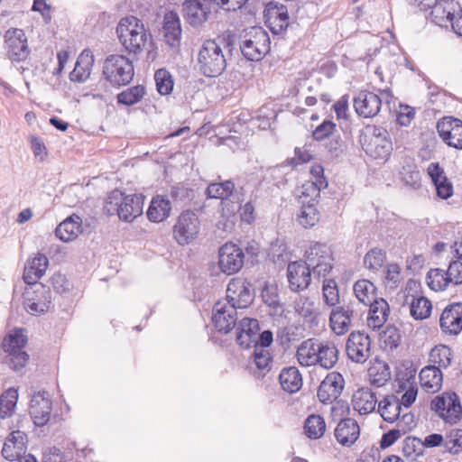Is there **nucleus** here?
Here are the masks:
<instances>
[{
  "instance_id": "f257e3e1",
  "label": "nucleus",
  "mask_w": 462,
  "mask_h": 462,
  "mask_svg": "<svg viewBox=\"0 0 462 462\" xmlns=\"http://www.w3.org/2000/svg\"><path fill=\"white\" fill-rule=\"evenodd\" d=\"M143 199L141 194L125 195L115 189L105 201L104 212L108 216L117 215L120 220L131 223L143 214Z\"/></svg>"
},
{
  "instance_id": "f03ea898",
  "label": "nucleus",
  "mask_w": 462,
  "mask_h": 462,
  "mask_svg": "<svg viewBox=\"0 0 462 462\" xmlns=\"http://www.w3.org/2000/svg\"><path fill=\"white\" fill-rule=\"evenodd\" d=\"M225 41L207 40L200 46L197 57L198 68L208 78L220 76L226 68L223 45Z\"/></svg>"
},
{
  "instance_id": "7ed1b4c3",
  "label": "nucleus",
  "mask_w": 462,
  "mask_h": 462,
  "mask_svg": "<svg viewBox=\"0 0 462 462\" xmlns=\"http://www.w3.org/2000/svg\"><path fill=\"white\" fill-rule=\"evenodd\" d=\"M116 33L125 51L134 54L142 52L148 40H152L143 22L134 16L122 18L116 27Z\"/></svg>"
},
{
  "instance_id": "20e7f679",
  "label": "nucleus",
  "mask_w": 462,
  "mask_h": 462,
  "mask_svg": "<svg viewBox=\"0 0 462 462\" xmlns=\"http://www.w3.org/2000/svg\"><path fill=\"white\" fill-rule=\"evenodd\" d=\"M270 44L268 32L258 26L245 30L239 41L243 56L251 61L261 60L269 52Z\"/></svg>"
},
{
  "instance_id": "39448f33",
  "label": "nucleus",
  "mask_w": 462,
  "mask_h": 462,
  "mask_svg": "<svg viewBox=\"0 0 462 462\" xmlns=\"http://www.w3.org/2000/svg\"><path fill=\"white\" fill-rule=\"evenodd\" d=\"M134 75L133 62L125 56L111 54L107 56L103 65V76L114 87L129 84Z\"/></svg>"
},
{
  "instance_id": "423d86ee",
  "label": "nucleus",
  "mask_w": 462,
  "mask_h": 462,
  "mask_svg": "<svg viewBox=\"0 0 462 462\" xmlns=\"http://www.w3.org/2000/svg\"><path fill=\"white\" fill-rule=\"evenodd\" d=\"M361 142L365 152L374 159H387L393 150L387 130L380 126H365Z\"/></svg>"
},
{
  "instance_id": "0eeeda50",
  "label": "nucleus",
  "mask_w": 462,
  "mask_h": 462,
  "mask_svg": "<svg viewBox=\"0 0 462 462\" xmlns=\"http://www.w3.org/2000/svg\"><path fill=\"white\" fill-rule=\"evenodd\" d=\"M363 310L359 303L350 301L332 309L329 315V325L334 333L338 336L346 334L355 322L360 320Z\"/></svg>"
},
{
  "instance_id": "6e6552de",
  "label": "nucleus",
  "mask_w": 462,
  "mask_h": 462,
  "mask_svg": "<svg viewBox=\"0 0 462 462\" xmlns=\"http://www.w3.org/2000/svg\"><path fill=\"white\" fill-rule=\"evenodd\" d=\"M305 262L315 276L325 277L333 268V253L326 243L315 242L305 251Z\"/></svg>"
},
{
  "instance_id": "1a4fd4ad",
  "label": "nucleus",
  "mask_w": 462,
  "mask_h": 462,
  "mask_svg": "<svg viewBox=\"0 0 462 462\" xmlns=\"http://www.w3.org/2000/svg\"><path fill=\"white\" fill-rule=\"evenodd\" d=\"M430 407L445 422L455 424L461 419L462 406L454 392H446L436 396L431 401Z\"/></svg>"
},
{
  "instance_id": "9d476101",
  "label": "nucleus",
  "mask_w": 462,
  "mask_h": 462,
  "mask_svg": "<svg viewBox=\"0 0 462 462\" xmlns=\"http://www.w3.org/2000/svg\"><path fill=\"white\" fill-rule=\"evenodd\" d=\"M24 292V307L32 315H40L48 311L51 305V292L42 283L29 284Z\"/></svg>"
},
{
  "instance_id": "9b49d317",
  "label": "nucleus",
  "mask_w": 462,
  "mask_h": 462,
  "mask_svg": "<svg viewBox=\"0 0 462 462\" xmlns=\"http://www.w3.org/2000/svg\"><path fill=\"white\" fill-rule=\"evenodd\" d=\"M199 229L200 221L197 214L186 210L179 216L173 226V237L179 245H188L197 237Z\"/></svg>"
},
{
  "instance_id": "f8f14e48",
  "label": "nucleus",
  "mask_w": 462,
  "mask_h": 462,
  "mask_svg": "<svg viewBox=\"0 0 462 462\" xmlns=\"http://www.w3.org/2000/svg\"><path fill=\"white\" fill-rule=\"evenodd\" d=\"M5 50L7 58L12 62L25 60L30 55L31 50L28 46L27 37L22 29L12 28L5 33Z\"/></svg>"
},
{
  "instance_id": "ddd939ff",
  "label": "nucleus",
  "mask_w": 462,
  "mask_h": 462,
  "mask_svg": "<svg viewBox=\"0 0 462 462\" xmlns=\"http://www.w3.org/2000/svg\"><path fill=\"white\" fill-rule=\"evenodd\" d=\"M244 260V252L236 244L226 243L219 248L218 266L227 275L236 273L243 267Z\"/></svg>"
},
{
  "instance_id": "4468645a",
  "label": "nucleus",
  "mask_w": 462,
  "mask_h": 462,
  "mask_svg": "<svg viewBox=\"0 0 462 462\" xmlns=\"http://www.w3.org/2000/svg\"><path fill=\"white\" fill-rule=\"evenodd\" d=\"M346 352L352 362L364 364L371 355L369 336L360 331L350 333L346 344Z\"/></svg>"
},
{
  "instance_id": "2eb2a0df",
  "label": "nucleus",
  "mask_w": 462,
  "mask_h": 462,
  "mask_svg": "<svg viewBox=\"0 0 462 462\" xmlns=\"http://www.w3.org/2000/svg\"><path fill=\"white\" fill-rule=\"evenodd\" d=\"M250 286L244 279H232L227 284L226 296L223 300L234 305L236 310L247 308L253 301Z\"/></svg>"
},
{
  "instance_id": "dca6fc26",
  "label": "nucleus",
  "mask_w": 462,
  "mask_h": 462,
  "mask_svg": "<svg viewBox=\"0 0 462 462\" xmlns=\"http://www.w3.org/2000/svg\"><path fill=\"white\" fill-rule=\"evenodd\" d=\"M311 268L302 260L291 262L287 266V279L291 291L306 290L311 282Z\"/></svg>"
},
{
  "instance_id": "f3484780",
  "label": "nucleus",
  "mask_w": 462,
  "mask_h": 462,
  "mask_svg": "<svg viewBox=\"0 0 462 462\" xmlns=\"http://www.w3.org/2000/svg\"><path fill=\"white\" fill-rule=\"evenodd\" d=\"M437 130L446 144L462 150V121L460 119L445 116L437 123Z\"/></svg>"
},
{
  "instance_id": "a211bd4d",
  "label": "nucleus",
  "mask_w": 462,
  "mask_h": 462,
  "mask_svg": "<svg viewBox=\"0 0 462 462\" xmlns=\"http://www.w3.org/2000/svg\"><path fill=\"white\" fill-rule=\"evenodd\" d=\"M344 386L345 380L342 374L331 372L320 383L317 393L318 398L324 404L332 403L339 398Z\"/></svg>"
},
{
  "instance_id": "6ab92c4d",
  "label": "nucleus",
  "mask_w": 462,
  "mask_h": 462,
  "mask_svg": "<svg viewBox=\"0 0 462 462\" xmlns=\"http://www.w3.org/2000/svg\"><path fill=\"white\" fill-rule=\"evenodd\" d=\"M51 410V401L47 392L40 391L32 395L29 413L36 426L42 427L49 422Z\"/></svg>"
},
{
  "instance_id": "aec40b11",
  "label": "nucleus",
  "mask_w": 462,
  "mask_h": 462,
  "mask_svg": "<svg viewBox=\"0 0 462 462\" xmlns=\"http://www.w3.org/2000/svg\"><path fill=\"white\" fill-rule=\"evenodd\" d=\"M353 103L356 113L364 118L375 116L382 107L380 97L368 90L359 91L354 97Z\"/></svg>"
},
{
  "instance_id": "412c9836",
  "label": "nucleus",
  "mask_w": 462,
  "mask_h": 462,
  "mask_svg": "<svg viewBox=\"0 0 462 462\" xmlns=\"http://www.w3.org/2000/svg\"><path fill=\"white\" fill-rule=\"evenodd\" d=\"M236 315L234 305L221 300L214 305L212 321L218 331L227 333L235 327Z\"/></svg>"
},
{
  "instance_id": "4be33fe9",
  "label": "nucleus",
  "mask_w": 462,
  "mask_h": 462,
  "mask_svg": "<svg viewBox=\"0 0 462 462\" xmlns=\"http://www.w3.org/2000/svg\"><path fill=\"white\" fill-rule=\"evenodd\" d=\"M210 7V0H184V18L191 26L199 27L208 20Z\"/></svg>"
},
{
  "instance_id": "5701e85b",
  "label": "nucleus",
  "mask_w": 462,
  "mask_h": 462,
  "mask_svg": "<svg viewBox=\"0 0 462 462\" xmlns=\"http://www.w3.org/2000/svg\"><path fill=\"white\" fill-rule=\"evenodd\" d=\"M439 325L443 332L457 335L462 330V303L447 306L441 313Z\"/></svg>"
},
{
  "instance_id": "b1692460",
  "label": "nucleus",
  "mask_w": 462,
  "mask_h": 462,
  "mask_svg": "<svg viewBox=\"0 0 462 462\" xmlns=\"http://www.w3.org/2000/svg\"><path fill=\"white\" fill-rule=\"evenodd\" d=\"M259 329L257 319L250 318L241 319L236 328V343L245 349L257 346Z\"/></svg>"
},
{
  "instance_id": "393cba45",
  "label": "nucleus",
  "mask_w": 462,
  "mask_h": 462,
  "mask_svg": "<svg viewBox=\"0 0 462 462\" xmlns=\"http://www.w3.org/2000/svg\"><path fill=\"white\" fill-rule=\"evenodd\" d=\"M416 426L414 415L411 412H405L396 422L395 428L383 433L380 441L382 448L392 446L402 436L410 432Z\"/></svg>"
},
{
  "instance_id": "a878e982",
  "label": "nucleus",
  "mask_w": 462,
  "mask_h": 462,
  "mask_svg": "<svg viewBox=\"0 0 462 462\" xmlns=\"http://www.w3.org/2000/svg\"><path fill=\"white\" fill-rule=\"evenodd\" d=\"M334 435L337 441L345 447L352 446L360 436V427L356 420L342 419L337 425Z\"/></svg>"
},
{
  "instance_id": "bb28decb",
  "label": "nucleus",
  "mask_w": 462,
  "mask_h": 462,
  "mask_svg": "<svg viewBox=\"0 0 462 462\" xmlns=\"http://www.w3.org/2000/svg\"><path fill=\"white\" fill-rule=\"evenodd\" d=\"M458 4L454 0H437L434 5L430 6V19L432 23L441 27H448L451 23L454 14L457 12Z\"/></svg>"
},
{
  "instance_id": "cd10ccee",
  "label": "nucleus",
  "mask_w": 462,
  "mask_h": 462,
  "mask_svg": "<svg viewBox=\"0 0 462 462\" xmlns=\"http://www.w3.org/2000/svg\"><path fill=\"white\" fill-rule=\"evenodd\" d=\"M266 23L274 34L282 32L289 25L288 9L283 5H270L267 7Z\"/></svg>"
},
{
  "instance_id": "c85d7f7f",
  "label": "nucleus",
  "mask_w": 462,
  "mask_h": 462,
  "mask_svg": "<svg viewBox=\"0 0 462 462\" xmlns=\"http://www.w3.org/2000/svg\"><path fill=\"white\" fill-rule=\"evenodd\" d=\"M162 32L168 45L172 48L180 45L182 31L180 20L177 13L170 11L164 14Z\"/></svg>"
},
{
  "instance_id": "c756f323",
  "label": "nucleus",
  "mask_w": 462,
  "mask_h": 462,
  "mask_svg": "<svg viewBox=\"0 0 462 462\" xmlns=\"http://www.w3.org/2000/svg\"><path fill=\"white\" fill-rule=\"evenodd\" d=\"M49 265V260L45 254L38 253L33 258L29 259L23 271V281L27 284H37L38 281L45 273Z\"/></svg>"
},
{
  "instance_id": "7c9ffc66",
  "label": "nucleus",
  "mask_w": 462,
  "mask_h": 462,
  "mask_svg": "<svg viewBox=\"0 0 462 462\" xmlns=\"http://www.w3.org/2000/svg\"><path fill=\"white\" fill-rule=\"evenodd\" d=\"M399 179L406 186L412 189H418L420 186V172L415 160L411 157H403L399 170Z\"/></svg>"
},
{
  "instance_id": "2f4dec72",
  "label": "nucleus",
  "mask_w": 462,
  "mask_h": 462,
  "mask_svg": "<svg viewBox=\"0 0 462 462\" xmlns=\"http://www.w3.org/2000/svg\"><path fill=\"white\" fill-rule=\"evenodd\" d=\"M428 173L431 178L437 195L441 199H448L453 195V185L444 175L443 170L438 163H430Z\"/></svg>"
},
{
  "instance_id": "473e14b6",
  "label": "nucleus",
  "mask_w": 462,
  "mask_h": 462,
  "mask_svg": "<svg viewBox=\"0 0 462 462\" xmlns=\"http://www.w3.org/2000/svg\"><path fill=\"white\" fill-rule=\"evenodd\" d=\"M369 316L367 318V325L374 330L381 328L387 320L390 313L389 304L383 298H377L368 304Z\"/></svg>"
},
{
  "instance_id": "72a5a7b5",
  "label": "nucleus",
  "mask_w": 462,
  "mask_h": 462,
  "mask_svg": "<svg viewBox=\"0 0 462 462\" xmlns=\"http://www.w3.org/2000/svg\"><path fill=\"white\" fill-rule=\"evenodd\" d=\"M420 383L422 389L430 393L439 392L443 383V374L440 368L427 365L420 372Z\"/></svg>"
},
{
  "instance_id": "f704fd0d",
  "label": "nucleus",
  "mask_w": 462,
  "mask_h": 462,
  "mask_svg": "<svg viewBox=\"0 0 462 462\" xmlns=\"http://www.w3.org/2000/svg\"><path fill=\"white\" fill-rule=\"evenodd\" d=\"M94 64V55L88 49L84 50L78 57L69 79L74 82H85L90 76Z\"/></svg>"
},
{
  "instance_id": "c9c22d12",
  "label": "nucleus",
  "mask_w": 462,
  "mask_h": 462,
  "mask_svg": "<svg viewBox=\"0 0 462 462\" xmlns=\"http://www.w3.org/2000/svg\"><path fill=\"white\" fill-rule=\"evenodd\" d=\"M377 399L368 388L358 389L353 395V409L361 415H366L375 410Z\"/></svg>"
},
{
  "instance_id": "e433bc0d",
  "label": "nucleus",
  "mask_w": 462,
  "mask_h": 462,
  "mask_svg": "<svg viewBox=\"0 0 462 462\" xmlns=\"http://www.w3.org/2000/svg\"><path fill=\"white\" fill-rule=\"evenodd\" d=\"M81 231V218L74 214L56 227L55 235L63 242H70L75 240Z\"/></svg>"
},
{
  "instance_id": "4c0bfd02",
  "label": "nucleus",
  "mask_w": 462,
  "mask_h": 462,
  "mask_svg": "<svg viewBox=\"0 0 462 462\" xmlns=\"http://www.w3.org/2000/svg\"><path fill=\"white\" fill-rule=\"evenodd\" d=\"M378 412L384 421L397 422L402 417L400 399L394 394L386 395L378 402Z\"/></svg>"
},
{
  "instance_id": "58836bf2",
  "label": "nucleus",
  "mask_w": 462,
  "mask_h": 462,
  "mask_svg": "<svg viewBox=\"0 0 462 462\" xmlns=\"http://www.w3.org/2000/svg\"><path fill=\"white\" fill-rule=\"evenodd\" d=\"M317 351V358H319L317 365L324 369L334 367L338 360V350L334 343L318 341Z\"/></svg>"
},
{
  "instance_id": "ea45409f",
  "label": "nucleus",
  "mask_w": 462,
  "mask_h": 462,
  "mask_svg": "<svg viewBox=\"0 0 462 462\" xmlns=\"http://www.w3.org/2000/svg\"><path fill=\"white\" fill-rule=\"evenodd\" d=\"M318 341L315 338H309L304 340L299 346L296 352L298 362L302 366L317 365L319 358H317V346Z\"/></svg>"
},
{
  "instance_id": "a19ab883",
  "label": "nucleus",
  "mask_w": 462,
  "mask_h": 462,
  "mask_svg": "<svg viewBox=\"0 0 462 462\" xmlns=\"http://www.w3.org/2000/svg\"><path fill=\"white\" fill-rule=\"evenodd\" d=\"M282 388L290 393H297L302 386V376L295 366L284 367L279 375Z\"/></svg>"
},
{
  "instance_id": "79ce46f5",
  "label": "nucleus",
  "mask_w": 462,
  "mask_h": 462,
  "mask_svg": "<svg viewBox=\"0 0 462 462\" xmlns=\"http://www.w3.org/2000/svg\"><path fill=\"white\" fill-rule=\"evenodd\" d=\"M171 209L170 200L158 195L151 201L147 210V217L152 222L159 223L170 216Z\"/></svg>"
},
{
  "instance_id": "37998d69",
  "label": "nucleus",
  "mask_w": 462,
  "mask_h": 462,
  "mask_svg": "<svg viewBox=\"0 0 462 462\" xmlns=\"http://www.w3.org/2000/svg\"><path fill=\"white\" fill-rule=\"evenodd\" d=\"M453 352L450 347L445 345H439L434 346L429 356V365L442 369H447L452 362Z\"/></svg>"
},
{
  "instance_id": "c03bdc74",
  "label": "nucleus",
  "mask_w": 462,
  "mask_h": 462,
  "mask_svg": "<svg viewBox=\"0 0 462 462\" xmlns=\"http://www.w3.org/2000/svg\"><path fill=\"white\" fill-rule=\"evenodd\" d=\"M354 292L358 300L359 305L362 303L368 306L369 303L377 299L376 287L368 280H358L354 284Z\"/></svg>"
},
{
  "instance_id": "a18cd8bd",
  "label": "nucleus",
  "mask_w": 462,
  "mask_h": 462,
  "mask_svg": "<svg viewBox=\"0 0 462 462\" xmlns=\"http://www.w3.org/2000/svg\"><path fill=\"white\" fill-rule=\"evenodd\" d=\"M27 343V335L23 328H15L3 340L2 348L5 353L23 351Z\"/></svg>"
},
{
  "instance_id": "49530a36",
  "label": "nucleus",
  "mask_w": 462,
  "mask_h": 462,
  "mask_svg": "<svg viewBox=\"0 0 462 462\" xmlns=\"http://www.w3.org/2000/svg\"><path fill=\"white\" fill-rule=\"evenodd\" d=\"M326 431V422L323 417L311 414L307 417L304 422V432L310 439H319L323 437Z\"/></svg>"
},
{
  "instance_id": "de8ad7c7",
  "label": "nucleus",
  "mask_w": 462,
  "mask_h": 462,
  "mask_svg": "<svg viewBox=\"0 0 462 462\" xmlns=\"http://www.w3.org/2000/svg\"><path fill=\"white\" fill-rule=\"evenodd\" d=\"M427 284L435 291H441L452 283L446 271L442 269H430L426 276Z\"/></svg>"
},
{
  "instance_id": "09e8293b",
  "label": "nucleus",
  "mask_w": 462,
  "mask_h": 462,
  "mask_svg": "<svg viewBox=\"0 0 462 462\" xmlns=\"http://www.w3.org/2000/svg\"><path fill=\"white\" fill-rule=\"evenodd\" d=\"M18 400V392L14 388H9L0 396V418L6 419L14 412Z\"/></svg>"
},
{
  "instance_id": "8fccbe9b",
  "label": "nucleus",
  "mask_w": 462,
  "mask_h": 462,
  "mask_svg": "<svg viewBox=\"0 0 462 462\" xmlns=\"http://www.w3.org/2000/svg\"><path fill=\"white\" fill-rule=\"evenodd\" d=\"M311 201H314L311 199ZM319 219V214L313 202L303 203L297 216V221L304 228L314 226Z\"/></svg>"
},
{
  "instance_id": "3c124183",
  "label": "nucleus",
  "mask_w": 462,
  "mask_h": 462,
  "mask_svg": "<svg viewBox=\"0 0 462 462\" xmlns=\"http://www.w3.org/2000/svg\"><path fill=\"white\" fill-rule=\"evenodd\" d=\"M235 184L231 180L210 183L206 193L209 199H226L233 195Z\"/></svg>"
},
{
  "instance_id": "603ef678",
  "label": "nucleus",
  "mask_w": 462,
  "mask_h": 462,
  "mask_svg": "<svg viewBox=\"0 0 462 462\" xmlns=\"http://www.w3.org/2000/svg\"><path fill=\"white\" fill-rule=\"evenodd\" d=\"M146 94L145 88L142 85L128 88L117 94V103L131 106L140 102Z\"/></svg>"
},
{
  "instance_id": "864d4df0",
  "label": "nucleus",
  "mask_w": 462,
  "mask_h": 462,
  "mask_svg": "<svg viewBox=\"0 0 462 462\" xmlns=\"http://www.w3.org/2000/svg\"><path fill=\"white\" fill-rule=\"evenodd\" d=\"M431 302L425 297L413 298L410 305L411 316L417 320H422L430 317Z\"/></svg>"
},
{
  "instance_id": "5fc2aeb1",
  "label": "nucleus",
  "mask_w": 462,
  "mask_h": 462,
  "mask_svg": "<svg viewBox=\"0 0 462 462\" xmlns=\"http://www.w3.org/2000/svg\"><path fill=\"white\" fill-rule=\"evenodd\" d=\"M368 374L371 383L377 387L384 385L391 377L390 368L385 363H377L372 365Z\"/></svg>"
},
{
  "instance_id": "6e6d98bb",
  "label": "nucleus",
  "mask_w": 462,
  "mask_h": 462,
  "mask_svg": "<svg viewBox=\"0 0 462 462\" xmlns=\"http://www.w3.org/2000/svg\"><path fill=\"white\" fill-rule=\"evenodd\" d=\"M323 299L325 303L330 307H337L339 303V291L337 284L333 279H325L323 281Z\"/></svg>"
},
{
  "instance_id": "4d7b16f0",
  "label": "nucleus",
  "mask_w": 462,
  "mask_h": 462,
  "mask_svg": "<svg viewBox=\"0 0 462 462\" xmlns=\"http://www.w3.org/2000/svg\"><path fill=\"white\" fill-rule=\"evenodd\" d=\"M386 258L384 251L378 247L370 249L364 257V264L369 270L377 271L383 265Z\"/></svg>"
},
{
  "instance_id": "13d9d810",
  "label": "nucleus",
  "mask_w": 462,
  "mask_h": 462,
  "mask_svg": "<svg viewBox=\"0 0 462 462\" xmlns=\"http://www.w3.org/2000/svg\"><path fill=\"white\" fill-rule=\"evenodd\" d=\"M156 88L161 95H169L173 89V80L170 72L164 69H158L154 74Z\"/></svg>"
},
{
  "instance_id": "bf43d9fd",
  "label": "nucleus",
  "mask_w": 462,
  "mask_h": 462,
  "mask_svg": "<svg viewBox=\"0 0 462 462\" xmlns=\"http://www.w3.org/2000/svg\"><path fill=\"white\" fill-rule=\"evenodd\" d=\"M445 448L452 454H457L462 450V430L454 429L446 436Z\"/></svg>"
},
{
  "instance_id": "052dcab7",
  "label": "nucleus",
  "mask_w": 462,
  "mask_h": 462,
  "mask_svg": "<svg viewBox=\"0 0 462 462\" xmlns=\"http://www.w3.org/2000/svg\"><path fill=\"white\" fill-rule=\"evenodd\" d=\"M9 359L8 365L12 370L23 374V371L29 361V355L23 351L7 353Z\"/></svg>"
},
{
  "instance_id": "680f3d73",
  "label": "nucleus",
  "mask_w": 462,
  "mask_h": 462,
  "mask_svg": "<svg viewBox=\"0 0 462 462\" xmlns=\"http://www.w3.org/2000/svg\"><path fill=\"white\" fill-rule=\"evenodd\" d=\"M422 441L415 437H407L403 441L402 452L405 457L414 459L421 454Z\"/></svg>"
},
{
  "instance_id": "e2e57ef3",
  "label": "nucleus",
  "mask_w": 462,
  "mask_h": 462,
  "mask_svg": "<svg viewBox=\"0 0 462 462\" xmlns=\"http://www.w3.org/2000/svg\"><path fill=\"white\" fill-rule=\"evenodd\" d=\"M254 363L259 370L269 369L270 364L272 362V356L266 348L262 347L261 346H254Z\"/></svg>"
},
{
  "instance_id": "0e129e2a",
  "label": "nucleus",
  "mask_w": 462,
  "mask_h": 462,
  "mask_svg": "<svg viewBox=\"0 0 462 462\" xmlns=\"http://www.w3.org/2000/svg\"><path fill=\"white\" fill-rule=\"evenodd\" d=\"M335 131L336 124L330 120H325L312 132V137L316 141H323L332 136Z\"/></svg>"
},
{
  "instance_id": "69168bd1",
  "label": "nucleus",
  "mask_w": 462,
  "mask_h": 462,
  "mask_svg": "<svg viewBox=\"0 0 462 462\" xmlns=\"http://www.w3.org/2000/svg\"><path fill=\"white\" fill-rule=\"evenodd\" d=\"M312 185L319 193L321 189L328 187V180L324 177V169L320 164L313 165L310 169Z\"/></svg>"
},
{
  "instance_id": "338daca9",
  "label": "nucleus",
  "mask_w": 462,
  "mask_h": 462,
  "mask_svg": "<svg viewBox=\"0 0 462 462\" xmlns=\"http://www.w3.org/2000/svg\"><path fill=\"white\" fill-rule=\"evenodd\" d=\"M24 452L25 451L23 449L20 448L16 445L11 444L10 440L5 441L2 449L3 457L9 461H19V459L23 457L22 454H23Z\"/></svg>"
},
{
  "instance_id": "774afa93",
  "label": "nucleus",
  "mask_w": 462,
  "mask_h": 462,
  "mask_svg": "<svg viewBox=\"0 0 462 462\" xmlns=\"http://www.w3.org/2000/svg\"><path fill=\"white\" fill-rule=\"evenodd\" d=\"M287 251L286 244L283 240L276 239L273 242L269 248V256L273 262L284 261L283 255Z\"/></svg>"
}]
</instances>
